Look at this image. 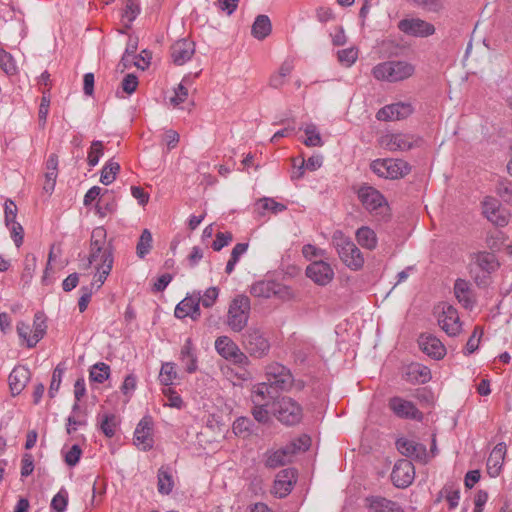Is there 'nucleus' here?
<instances>
[{
  "mask_svg": "<svg viewBox=\"0 0 512 512\" xmlns=\"http://www.w3.org/2000/svg\"><path fill=\"white\" fill-rule=\"evenodd\" d=\"M287 288L274 280H260L250 287V294L258 298L283 297Z\"/></svg>",
  "mask_w": 512,
  "mask_h": 512,
  "instance_id": "19",
  "label": "nucleus"
},
{
  "mask_svg": "<svg viewBox=\"0 0 512 512\" xmlns=\"http://www.w3.org/2000/svg\"><path fill=\"white\" fill-rule=\"evenodd\" d=\"M252 415L259 423H267L269 421V411L266 405L253 404Z\"/></svg>",
  "mask_w": 512,
  "mask_h": 512,
  "instance_id": "61",
  "label": "nucleus"
},
{
  "mask_svg": "<svg viewBox=\"0 0 512 512\" xmlns=\"http://www.w3.org/2000/svg\"><path fill=\"white\" fill-rule=\"evenodd\" d=\"M36 257L33 254H28L24 260V269L22 273V278L25 282H29L33 277V273L36 269Z\"/></svg>",
  "mask_w": 512,
  "mask_h": 512,
  "instance_id": "57",
  "label": "nucleus"
},
{
  "mask_svg": "<svg viewBox=\"0 0 512 512\" xmlns=\"http://www.w3.org/2000/svg\"><path fill=\"white\" fill-rule=\"evenodd\" d=\"M265 377V382L275 389V392L289 390L294 381L290 370L278 362L266 366Z\"/></svg>",
  "mask_w": 512,
  "mask_h": 512,
  "instance_id": "9",
  "label": "nucleus"
},
{
  "mask_svg": "<svg viewBox=\"0 0 512 512\" xmlns=\"http://www.w3.org/2000/svg\"><path fill=\"white\" fill-rule=\"evenodd\" d=\"M103 155V143L102 141L95 140L91 143L90 150L88 152L87 161L89 166L94 167L98 164L101 156Z\"/></svg>",
  "mask_w": 512,
  "mask_h": 512,
  "instance_id": "52",
  "label": "nucleus"
},
{
  "mask_svg": "<svg viewBox=\"0 0 512 512\" xmlns=\"http://www.w3.org/2000/svg\"><path fill=\"white\" fill-rule=\"evenodd\" d=\"M178 377V373L173 362H166L162 364L159 381L165 387L171 386Z\"/></svg>",
  "mask_w": 512,
  "mask_h": 512,
  "instance_id": "41",
  "label": "nucleus"
},
{
  "mask_svg": "<svg viewBox=\"0 0 512 512\" xmlns=\"http://www.w3.org/2000/svg\"><path fill=\"white\" fill-rule=\"evenodd\" d=\"M195 53V44L188 39L176 41L170 48L171 58L174 64L183 65L189 61Z\"/></svg>",
  "mask_w": 512,
  "mask_h": 512,
  "instance_id": "23",
  "label": "nucleus"
},
{
  "mask_svg": "<svg viewBox=\"0 0 512 512\" xmlns=\"http://www.w3.org/2000/svg\"><path fill=\"white\" fill-rule=\"evenodd\" d=\"M140 12L139 6L133 0H126L122 17L127 22H133Z\"/></svg>",
  "mask_w": 512,
  "mask_h": 512,
  "instance_id": "59",
  "label": "nucleus"
},
{
  "mask_svg": "<svg viewBox=\"0 0 512 512\" xmlns=\"http://www.w3.org/2000/svg\"><path fill=\"white\" fill-rule=\"evenodd\" d=\"M413 4L429 11V12H439L443 9L442 0H410Z\"/></svg>",
  "mask_w": 512,
  "mask_h": 512,
  "instance_id": "58",
  "label": "nucleus"
},
{
  "mask_svg": "<svg viewBox=\"0 0 512 512\" xmlns=\"http://www.w3.org/2000/svg\"><path fill=\"white\" fill-rule=\"evenodd\" d=\"M440 327L449 335L456 336L461 331V323L455 308L447 306L443 309L442 314L438 318Z\"/></svg>",
  "mask_w": 512,
  "mask_h": 512,
  "instance_id": "25",
  "label": "nucleus"
},
{
  "mask_svg": "<svg viewBox=\"0 0 512 512\" xmlns=\"http://www.w3.org/2000/svg\"><path fill=\"white\" fill-rule=\"evenodd\" d=\"M275 389L266 382L256 384L251 392V401L253 404L268 406L271 401L275 400Z\"/></svg>",
  "mask_w": 512,
  "mask_h": 512,
  "instance_id": "29",
  "label": "nucleus"
},
{
  "mask_svg": "<svg viewBox=\"0 0 512 512\" xmlns=\"http://www.w3.org/2000/svg\"><path fill=\"white\" fill-rule=\"evenodd\" d=\"M0 68L6 74H14L16 72V65L12 56L3 49H0Z\"/></svg>",
  "mask_w": 512,
  "mask_h": 512,
  "instance_id": "55",
  "label": "nucleus"
},
{
  "mask_svg": "<svg viewBox=\"0 0 512 512\" xmlns=\"http://www.w3.org/2000/svg\"><path fill=\"white\" fill-rule=\"evenodd\" d=\"M68 492L65 488H61L51 500V510L55 512H65L68 505Z\"/></svg>",
  "mask_w": 512,
  "mask_h": 512,
  "instance_id": "47",
  "label": "nucleus"
},
{
  "mask_svg": "<svg viewBox=\"0 0 512 512\" xmlns=\"http://www.w3.org/2000/svg\"><path fill=\"white\" fill-rule=\"evenodd\" d=\"M117 418L114 414H103L100 419V429L105 436L111 438L115 435Z\"/></svg>",
  "mask_w": 512,
  "mask_h": 512,
  "instance_id": "45",
  "label": "nucleus"
},
{
  "mask_svg": "<svg viewBox=\"0 0 512 512\" xmlns=\"http://www.w3.org/2000/svg\"><path fill=\"white\" fill-rule=\"evenodd\" d=\"M297 472L293 468L281 470L274 481L273 492L276 496L283 498L287 496L296 482Z\"/></svg>",
  "mask_w": 512,
  "mask_h": 512,
  "instance_id": "22",
  "label": "nucleus"
},
{
  "mask_svg": "<svg viewBox=\"0 0 512 512\" xmlns=\"http://www.w3.org/2000/svg\"><path fill=\"white\" fill-rule=\"evenodd\" d=\"M153 420L150 416H144L138 423L134 432V444L141 450L147 451L153 447L152 435Z\"/></svg>",
  "mask_w": 512,
  "mask_h": 512,
  "instance_id": "16",
  "label": "nucleus"
},
{
  "mask_svg": "<svg viewBox=\"0 0 512 512\" xmlns=\"http://www.w3.org/2000/svg\"><path fill=\"white\" fill-rule=\"evenodd\" d=\"M306 276L320 286L329 284L334 277L330 264L322 260L313 261L306 268Z\"/></svg>",
  "mask_w": 512,
  "mask_h": 512,
  "instance_id": "17",
  "label": "nucleus"
},
{
  "mask_svg": "<svg viewBox=\"0 0 512 512\" xmlns=\"http://www.w3.org/2000/svg\"><path fill=\"white\" fill-rule=\"evenodd\" d=\"M242 346L253 358H263L270 350V343L263 332L251 327L242 335Z\"/></svg>",
  "mask_w": 512,
  "mask_h": 512,
  "instance_id": "8",
  "label": "nucleus"
},
{
  "mask_svg": "<svg viewBox=\"0 0 512 512\" xmlns=\"http://www.w3.org/2000/svg\"><path fill=\"white\" fill-rule=\"evenodd\" d=\"M6 226L10 230L11 237L13 238L15 245L17 247H20V245L23 243L24 236L22 226L18 222L10 223L9 225Z\"/></svg>",
  "mask_w": 512,
  "mask_h": 512,
  "instance_id": "62",
  "label": "nucleus"
},
{
  "mask_svg": "<svg viewBox=\"0 0 512 512\" xmlns=\"http://www.w3.org/2000/svg\"><path fill=\"white\" fill-rule=\"evenodd\" d=\"M180 360L188 373H194L197 370V357L192 345L191 338H187L181 348Z\"/></svg>",
  "mask_w": 512,
  "mask_h": 512,
  "instance_id": "32",
  "label": "nucleus"
},
{
  "mask_svg": "<svg viewBox=\"0 0 512 512\" xmlns=\"http://www.w3.org/2000/svg\"><path fill=\"white\" fill-rule=\"evenodd\" d=\"M415 477V469L411 461L401 459L396 462L391 472V480L398 488H406L412 484Z\"/></svg>",
  "mask_w": 512,
  "mask_h": 512,
  "instance_id": "15",
  "label": "nucleus"
},
{
  "mask_svg": "<svg viewBox=\"0 0 512 512\" xmlns=\"http://www.w3.org/2000/svg\"><path fill=\"white\" fill-rule=\"evenodd\" d=\"M371 512H403L402 508L394 501L380 496H371L366 499Z\"/></svg>",
  "mask_w": 512,
  "mask_h": 512,
  "instance_id": "31",
  "label": "nucleus"
},
{
  "mask_svg": "<svg viewBox=\"0 0 512 512\" xmlns=\"http://www.w3.org/2000/svg\"><path fill=\"white\" fill-rule=\"evenodd\" d=\"M94 278H95L94 282L90 283L87 286H82L80 289L81 296L78 301V307H79V311L81 313L87 309L93 293L99 289V288H97V285H98L97 277L94 276Z\"/></svg>",
  "mask_w": 512,
  "mask_h": 512,
  "instance_id": "44",
  "label": "nucleus"
},
{
  "mask_svg": "<svg viewBox=\"0 0 512 512\" xmlns=\"http://www.w3.org/2000/svg\"><path fill=\"white\" fill-rule=\"evenodd\" d=\"M497 192L499 196L507 203H512V183H500Z\"/></svg>",
  "mask_w": 512,
  "mask_h": 512,
  "instance_id": "64",
  "label": "nucleus"
},
{
  "mask_svg": "<svg viewBox=\"0 0 512 512\" xmlns=\"http://www.w3.org/2000/svg\"><path fill=\"white\" fill-rule=\"evenodd\" d=\"M506 454V445L498 443L491 451L487 459V472L490 477H497L502 469L503 461Z\"/></svg>",
  "mask_w": 512,
  "mask_h": 512,
  "instance_id": "26",
  "label": "nucleus"
},
{
  "mask_svg": "<svg viewBox=\"0 0 512 512\" xmlns=\"http://www.w3.org/2000/svg\"><path fill=\"white\" fill-rule=\"evenodd\" d=\"M110 366L104 362H98L91 366L89 371V379L92 382L102 384L110 376Z\"/></svg>",
  "mask_w": 512,
  "mask_h": 512,
  "instance_id": "40",
  "label": "nucleus"
},
{
  "mask_svg": "<svg viewBox=\"0 0 512 512\" xmlns=\"http://www.w3.org/2000/svg\"><path fill=\"white\" fill-rule=\"evenodd\" d=\"M358 48L349 47L337 52L338 61L346 67L352 66L358 58Z\"/></svg>",
  "mask_w": 512,
  "mask_h": 512,
  "instance_id": "48",
  "label": "nucleus"
},
{
  "mask_svg": "<svg viewBox=\"0 0 512 512\" xmlns=\"http://www.w3.org/2000/svg\"><path fill=\"white\" fill-rule=\"evenodd\" d=\"M380 145L391 151H408L420 147L423 139L419 136L407 133H386L379 140Z\"/></svg>",
  "mask_w": 512,
  "mask_h": 512,
  "instance_id": "7",
  "label": "nucleus"
},
{
  "mask_svg": "<svg viewBox=\"0 0 512 512\" xmlns=\"http://www.w3.org/2000/svg\"><path fill=\"white\" fill-rule=\"evenodd\" d=\"M356 239L366 249L373 250L377 246L376 233L367 226H362L357 230Z\"/></svg>",
  "mask_w": 512,
  "mask_h": 512,
  "instance_id": "36",
  "label": "nucleus"
},
{
  "mask_svg": "<svg viewBox=\"0 0 512 512\" xmlns=\"http://www.w3.org/2000/svg\"><path fill=\"white\" fill-rule=\"evenodd\" d=\"M483 214L493 224L503 227L509 222V214L494 197H485L482 202Z\"/></svg>",
  "mask_w": 512,
  "mask_h": 512,
  "instance_id": "13",
  "label": "nucleus"
},
{
  "mask_svg": "<svg viewBox=\"0 0 512 512\" xmlns=\"http://www.w3.org/2000/svg\"><path fill=\"white\" fill-rule=\"evenodd\" d=\"M120 171V165L113 159L108 160L101 170L100 182L104 185H110L116 179Z\"/></svg>",
  "mask_w": 512,
  "mask_h": 512,
  "instance_id": "39",
  "label": "nucleus"
},
{
  "mask_svg": "<svg viewBox=\"0 0 512 512\" xmlns=\"http://www.w3.org/2000/svg\"><path fill=\"white\" fill-rule=\"evenodd\" d=\"M188 79H189V77H184L182 82L175 89V95L170 99V102L174 106L180 105L187 99L188 90L184 84H186L188 82Z\"/></svg>",
  "mask_w": 512,
  "mask_h": 512,
  "instance_id": "56",
  "label": "nucleus"
},
{
  "mask_svg": "<svg viewBox=\"0 0 512 512\" xmlns=\"http://www.w3.org/2000/svg\"><path fill=\"white\" fill-rule=\"evenodd\" d=\"M252 421L247 417H239L233 423V432L237 436L246 437L252 432Z\"/></svg>",
  "mask_w": 512,
  "mask_h": 512,
  "instance_id": "49",
  "label": "nucleus"
},
{
  "mask_svg": "<svg viewBox=\"0 0 512 512\" xmlns=\"http://www.w3.org/2000/svg\"><path fill=\"white\" fill-rule=\"evenodd\" d=\"M219 289L215 286L209 287L205 292L200 294V304L205 308H211L217 301Z\"/></svg>",
  "mask_w": 512,
  "mask_h": 512,
  "instance_id": "53",
  "label": "nucleus"
},
{
  "mask_svg": "<svg viewBox=\"0 0 512 512\" xmlns=\"http://www.w3.org/2000/svg\"><path fill=\"white\" fill-rule=\"evenodd\" d=\"M415 73V66L407 61L389 60L378 63L371 74L378 81L396 83L410 78Z\"/></svg>",
  "mask_w": 512,
  "mask_h": 512,
  "instance_id": "2",
  "label": "nucleus"
},
{
  "mask_svg": "<svg viewBox=\"0 0 512 512\" xmlns=\"http://www.w3.org/2000/svg\"><path fill=\"white\" fill-rule=\"evenodd\" d=\"M31 377L30 370L25 366H16L9 375V386L14 395L19 394Z\"/></svg>",
  "mask_w": 512,
  "mask_h": 512,
  "instance_id": "27",
  "label": "nucleus"
},
{
  "mask_svg": "<svg viewBox=\"0 0 512 512\" xmlns=\"http://www.w3.org/2000/svg\"><path fill=\"white\" fill-rule=\"evenodd\" d=\"M371 170L379 177L385 179H400L411 171L408 162L402 159H376L370 165Z\"/></svg>",
  "mask_w": 512,
  "mask_h": 512,
  "instance_id": "6",
  "label": "nucleus"
},
{
  "mask_svg": "<svg viewBox=\"0 0 512 512\" xmlns=\"http://www.w3.org/2000/svg\"><path fill=\"white\" fill-rule=\"evenodd\" d=\"M358 198L369 212L382 214L387 209V202L384 196L371 186L360 187Z\"/></svg>",
  "mask_w": 512,
  "mask_h": 512,
  "instance_id": "11",
  "label": "nucleus"
},
{
  "mask_svg": "<svg viewBox=\"0 0 512 512\" xmlns=\"http://www.w3.org/2000/svg\"><path fill=\"white\" fill-rule=\"evenodd\" d=\"M272 30V25L269 17L267 15H258L252 25L251 33L252 35L258 39H265Z\"/></svg>",
  "mask_w": 512,
  "mask_h": 512,
  "instance_id": "35",
  "label": "nucleus"
},
{
  "mask_svg": "<svg viewBox=\"0 0 512 512\" xmlns=\"http://www.w3.org/2000/svg\"><path fill=\"white\" fill-rule=\"evenodd\" d=\"M482 334L483 332L480 329V327L476 326L474 328L472 335L469 337L467 341L464 352L465 354L470 355L478 349Z\"/></svg>",
  "mask_w": 512,
  "mask_h": 512,
  "instance_id": "54",
  "label": "nucleus"
},
{
  "mask_svg": "<svg viewBox=\"0 0 512 512\" xmlns=\"http://www.w3.org/2000/svg\"><path fill=\"white\" fill-rule=\"evenodd\" d=\"M333 245L339 258L348 268L357 271L363 267L364 257L361 251L355 243L350 238L344 236L342 232L336 231L333 234Z\"/></svg>",
  "mask_w": 512,
  "mask_h": 512,
  "instance_id": "4",
  "label": "nucleus"
},
{
  "mask_svg": "<svg viewBox=\"0 0 512 512\" xmlns=\"http://www.w3.org/2000/svg\"><path fill=\"white\" fill-rule=\"evenodd\" d=\"M412 112L413 108L410 103L398 102L381 108L376 117L380 121H396L407 118Z\"/></svg>",
  "mask_w": 512,
  "mask_h": 512,
  "instance_id": "20",
  "label": "nucleus"
},
{
  "mask_svg": "<svg viewBox=\"0 0 512 512\" xmlns=\"http://www.w3.org/2000/svg\"><path fill=\"white\" fill-rule=\"evenodd\" d=\"M404 377L408 382L425 384L431 380V371L427 366L412 363L406 367Z\"/></svg>",
  "mask_w": 512,
  "mask_h": 512,
  "instance_id": "28",
  "label": "nucleus"
},
{
  "mask_svg": "<svg viewBox=\"0 0 512 512\" xmlns=\"http://www.w3.org/2000/svg\"><path fill=\"white\" fill-rule=\"evenodd\" d=\"M399 452L407 457L422 458L426 453L424 445L405 438L398 439L396 442Z\"/></svg>",
  "mask_w": 512,
  "mask_h": 512,
  "instance_id": "30",
  "label": "nucleus"
},
{
  "mask_svg": "<svg viewBox=\"0 0 512 512\" xmlns=\"http://www.w3.org/2000/svg\"><path fill=\"white\" fill-rule=\"evenodd\" d=\"M389 409L401 419L422 421L423 413L415 406L411 401H408L402 397L394 396L388 401Z\"/></svg>",
  "mask_w": 512,
  "mask_h": 512,
  "instance_id": "12",
  "label": "nucleus"
},
{
  "mask_svg": "<svg viewBox=\"0 0 512 512\" xmlns=\"http://www.w3.org/2000/svg\"><path fill=\"white\" fill-rule=\"evenodd\" d=\"M255 209L260 215H263L265 211H271L272 213L277 214L286 210V206L272 198L264 197L256 202Z\"/></svg>",
  "mask_w": 512,
  "mask_h": 512,
  "instance_id": "38",
  "label": "nucleus"
},
{
  "mask_svg": "<svg viewBox=\"0 0 512 512\" xmlns=\"http://www.w3.org/2000/svg\"><path fill=\"white\" fill-rule=\"evenodd\" d=\"M96 263L97 288H100L109 276L113 263V250L111 245H106V230L103 227H96L91 234L90 254L86 267Z\"/></svg>",
  "mask_w": 512,
  "mask_h": 512,
  "instance_id": "1",
  "label": "nucleus"
},
{
  "mask_svg": "<svg viewBox=\"0 0 512 512\" xmlns=\"http://www.w3.org/2000/svg\"><path fill=\"white\" fill-rule=\"evenodd\" d=\"M162 393L167 398V403H165V406L176 409H181L184 406V402L181 396L170 386L163 388Z\"/></svg>",
  "mask_w": 512,
  "mask_h": 512,
  "instance_id": "51",
  "label": "nucleus"
},
{
  "mask_svg": "<svg viewBox=\"0 0 512 512\" xmlns=\"http://www.w3.org/2000/svg\"><path fill=\"white\" fill-rule=\"evenodd\" d=\"M475 263L486 272L494 271L498 262L494 254L489 252H479L475 256Z\"/></svg>",
  "mask_w": 512,
  "mask_h": 512,
  "instance_id": "42",
  "label": "nucleus"
},
{
  "mask_svg": "<svg viewBox=\"0 0 512 512\" xmlns=\"http://www.w3.org/2000/svg\"><path fill=\"white\" fill-rule=\"evenodd\" d=\"M46 319L43 313L37 312L34 315L32 336L28 339V348H33L46 334Z\"/></svg>",
  "mask_w": 512,
  "mask_h": 512,
  "instance_id": "33",
  "label": "nucleus"
},
{
  "mask_svg": "<svg viewBox=\"0 0 512 512\" xmlns=\"http://www.w3.org/2000/svg\"><path fill=\"white\" fill-rule=\"evenodd\" d=\"M157 478L158 492L163 495L170 494L174 487V482L171 473L164 467H161L158 470Z\"/></svg>",
  "mask_w": 512,
  "mask_h": 512,
  "instance_id": "37",
  "label": "nucleus"
},
{
  "mask_svg": "<svg viewBox=\"0 0 512 512\" xmlns=\"http://www.w3.org/2000/svg\"><path fill=\"white\" fill-rule=\"evenodd\" d=\"M152 234L148 229H144L140 235L136 246V254L139 258L143 259L152 248Z\"/></svg>",
  "mask_w": 512,
  "mask_h": 512,
  "instance_id": "43",
  "label": "nucleus"
},
{
  "mask_svg": "<svg viewBox=\"0 0 512 512\" xmlns=\"http://www.w3.org/2000/svg\"><path fill=\"white\" fill-rule=\"evenodd\" d=\"M122 89L127 94H132L138 86V78L134 74H127L121 83Z\"/></svg>",
  "mask_w": 512,
  "mask_h": 512,
  "instance_id": "63",
  "label": "nucleus"
},
{
  "mask_svg": "<svg viewBox=\"0 0 512 512\" xmlns=\"http://www.w3.org/2000/svg\"><path fill=\"white\" fill-rule=\"evenodd\" d=\"M251 302L248 296L237 294L229 303L226 324L233 332L243 331L249 321Z\"/></svg>",
  "mask_w": 512,
  "mask_h": 512,
  "instance_id": "3",
  "label": "nucleus"
},
{
  "mask_svg": "<svg viewBox=\"0 0 512 512\" xmlns=\"http://www.w3.org/2000/svg\"><path fill=\"white\" fill-rule=\"evenodd\" d=\"M175 317L183 319L185 317H191L193 320H197L200 315V292L194 293L192 296L185 297L179 302L174 311Z\"/></svg>",
  "mask_w": 512,
  "mask_h": 512,
  "instance_id": "21",
  "label": "nucleus"
},
{
  "mask_svg": "<svg viewBox=\"0 0 512 512\" xmlns=\"http://www.w3.org/2000/svg\"><path fill=\"white\" fill-rule=\"evenodd\" d=\"M82 450L78 444L73 445L65 454V462L68 466H75L81 457Z\"/></svg>",
  "mask_w": 512,
  "mask_h": 512,
  "instance_id": "60",
  "label": "nucleus"
},
{
  "mask_svg": "<svg viewBox=\"0 0 512 512\" xmlns=\"http://www.w3.org/2000/svg\"><path fill=\"white\" fill-rule=\"evenodd\" d=\"M421 350L428 356L440 360L446 354L445 346L442 342L431 334H422L418 340Z\"/></svg>",
  "mask_w": 512,
  "mask_h": 512,
  "instance_id": "24",
  "label": "nucleus"
},
{
  "mask_svg": "<svg viewBox=\"0 0 512 512\" xmlns=\"http://www.w3.org/2000/svg\"><path fill=\"white\" fill-rule=\"evenodd\" d=\"M304 132L306 139L304 144L308 147H320L323 145V141L317 127L314 124H309L305 127Z\"/></svg>",
  "mask_w": 512,
  "mask_h": 512,
  "instance_id": "46",
  "label": "nucleus"
},
{
  "mask_svg": "<svg viewBox=\"0 0 512 512\" xmlns=\"http://www.w3.org/2000/svg\"><path fill=\"white\" fill-rule=\"evenodd\" d=\"M216 351L226 360L239 366H247L250 361L248 356L228 336H220L215 341Z\"/></svg>",
  "mask_w": 512,
  "mask_h": 512,
  "instance_id": "10",
  "label": "nucleus"
},
{
  "mask_svg": "<svg viewBox=\"0 0 512 512\" xmlns=\"http://www.w3.org/2000/svg\"><path fill=\"white\" fill-rule=\"evenodd\" d=\"M398 29L414 37H428L435 33L434 25L420 18L402 19L398 23Z\"/></svg>",
  "mask_w": 512,
  "mask_h": 512,
  "instance_id": "14",
  "label": "nucleus"
},
{
  "mask_svg": "<svg viewBox=\"0 0 512 512\" xmlns=\"http://www.w3.org/2000/svg\"><path fill=\"white\" fill-rule=\"evenodd\" d=\"M454 294L458 301L465 307L470 308L473 306L471 298L470 284L463 279H457L454 284Z\"/></svg>",
  "mask_w": 512,
  "mask_h": 512,
  "instance_id": "34",
  "label": "nucleus"
},
{
  "mask_svg": "<svg viewBox=\"0 0 512 512\" xmlns=\"http://www.w3.org/2000/svg\"><path fill=\"white\" fill-rule=\"evenodd\" d=\"M64 372H65V367L62 364H58L56 366V368L54 369L50 387H49V391H48L50 398H54L56 393L59 391Z\"/></svg>",
  "mask_w": 512,
  "mask_h": 512,
  "instance_id": "50",
  "label": "nucleus"
},
{
  "mask_svg": "<svg viewBox=\"0 0 512 512\" xmlns=\"http://www.w3.org/2000/svg\"><path fill=\"white\" fill-rule=\"evenodd\" d=\"M272 413L284 425L298 424L303 417L301 405L291 397H281L273 402Z\"/></svg>",
  "mask_w": 512,
  "mask_h": 512,
  "instance_id": "5",
  "label": "nucleus"
},
{
  "mask_svg": "<svg viewBox=\"0 0 512 512\" xmlns=\"http://www.w3.org/2000/svg\"><path fill=\"white\" fill-rule=\"evenodd\" d=\"M293 445H285L279 449L267 450L263 455L265 467L276 469L291 462L294 456Z\"/></svg>",
  "mask_w": 512,
  "mask_h": 512,
  "instance_id": "18",
  "label": "nucleus"
}]
</instances>
